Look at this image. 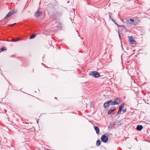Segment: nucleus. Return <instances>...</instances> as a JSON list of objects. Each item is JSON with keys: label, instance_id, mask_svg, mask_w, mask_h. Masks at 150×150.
Masks as SVG:
<instances>
[{"label": "nucleus", "instance_id": "obj_3", "mask_svg": "<svg viewBox=\"0 0 150 150\" xmlns=\"http://www.w3.org/2000/svg\"><path fill=\"white\" fill-rule=\"evenodd\" d=\"M101 139L103 142L106 143L108 142V138L107 136L105 135L102 136L101 137Z\"/></svg>", "mask_w": 150, "mask_h": 150}, {"label": "nucleus", "instance_id": "obj_2", "mask_svg": "<svg viewBox=\"0 0 150 150\" xmlns=\"http://www.w3.org/2000/svg\"><path fill=\"white\" fill-rule=\"evenodd\" d=\"M17 12L16 10H12V11L9 12L6 15V16L5 17V18H7L8 17L11 16L13 14H15Z\"/></svg>", "mask_w": 150, "mask_h": 150}, {"label": "nucleus", "instance_id": "obj_11", "mask_svg": "<svg viewBox=\"0 0 150 150\" xmlns=\"http://www.w3.org/2000/svg\"><path fill=\"white\" fill-rule=\"evenodd\" d=\"M100 142L99 141V140H98L97 141L96 143V145L98 146H99L100 145Z\"/></svg>", "mask_w": 150, "mask_h": 150}, {"label": "nucleus", "instance_id": "obj_6", "mask_svg": "<svg viewBox=\"0 0 150 150\" xmlns=\"http://www.w3.org/2000/svg\"><path fill=\"white\" fill-rule=\"evenodd\" d=\"M115 109V107H112L111 108L108 112V114H110L113 112Z\"/></svg>", "mask_w": 150, "mask_h": 150}, {"label": "nucleus", "instance_id": "obj_16", "mask_svg": "<svg viewBox=\"0 0 150 150\" xmlns=\"http://www.w3.org/2000/svg\"><path fill=\"white\" fill-rule=\"evenodd\" d=\"M112 101V100H110L106 102V103H107V104H108V105L109 103H110Z\"/></svg>", "mask_w": 150, "mask_h": 150}, {"label": "nucleus", "instance_id": "obj_8", "mask_svg": "<svg viewBox=\"0 0 150 150\" xmlns=\"http://www.w3.org/2000/svg\"><path fill=\"white\" fill-rule=\"evenodd\" d=\"M128 38H129L130 43L131 44H133L132 42H134L135 40L133 39L132 36H131L130 37L129 36Z\"/></svg>", "mask_w": 150, "mask_h": 150}, {"label": "nucleus", "instance_id": "obj_10", "mask_svg": "<svg viewBox=\"0 0 150 150\" xmlns=\"http://www.w3.org/2000/svg\"><path fill=\"white\" fill-rule=\"evenodd\" d=\"M143 126L142 125H138L136 127V129L139 131H141L143 129Z\"/></svg>", "mask_w": 150, "mask_h": 150}, {"label": "nucleus", "instance_id": "obj_15", "mask_svg": "<svg viewBox=\"0 0 150 150\" xmlns=\"http://www.w3.org/2000/svg\"><path fill=\"white\" fill-rule=\"evenodd\" d=\"M20 40V38H18L16 39H13V41H14V42L16 41L19 40Z\"/></svg>", "mask_w": 150, "mask_h": 150}, {"label": "nucleus", "instance_id": "obj_9", "mask_svg": "<svg viewBox=\"0 0 150 150\" xmlns=\"http://www.w3.org/2000/svg\"><path fill=\"white\" fill-rule=\"evenodd\" d=\"M41 14V11H37L35 13V16L38 18L39 17Z\"/></svg>", "mask_w": 150, "mask_h": 150}, {"label": "nucleus", "instance_id": "obj_21", "mask_svg": "<svg viewBox=\"0 0 150 150\" xmlns=\"http://www.w3.org/2000/svg\"><path fill=\"white\" fill-rule=\"evenodd\" d=\"M109 17L110 18V19H111V20H112V18H111V16L110 15H109Z\"/></svg>", "mask_w": 150, "mask_h": 150}, {"label": "nucleus", "instance_id": "obj_20", "mask_svg": "<svg viewBox=\"0 0 150 150\" xmlns=\"http://www.w3.org/2000/svg\"><path fill=\"white\" fill-rule=\"evenodd\" d=\"M16 23H14L13 24H11L10 26H13V25H15Z\"/></svg>", "mask_w": 150, "mask_h": 150}, {"label": "nucleus", "instance_id": "obj_18", "mask_svg": "<svg viewBox=\"0 0 150 150\" xmlns=\"http://www.w3.org/2000/svg\"><path fill=\"white\" fill-rule=\"evenodd\" d=\"M122 111L123 112H125L126 111V109H124L122 110Z\"/></svg>", "mask_w": 150, "mask_h": 150}, {"label": "nucleus", "instance_id": "obj_23", "mask_svg": "<svg viewBox=\"0 0 150 150\" xmlns=\"http://www.w3.org/2000/svg\"><path fill=\"white\" fill-rule=\"evenodd\" d=\"M55 99H57V98H55Z\"/></svg>", "mask_w": 150, "mask_h": 150}, {"label": "nucleus", "instance_id": "obj_5", "mask_svg": "<svg viewBox=\"0 0 150 150\" xmlns=\"http://www.w3.org/2000/svg\"><path fill=\"white\" fill-rule=\"evenodd\" d=\"M120 101L119 100L118 101H117V99L115 100L114 101L111 103V105H117L120 103Z\"/></svg>", "mask_w": 150, "mask_h": 150}, {"label": "nucleus", "instance_id": "obj_19", "mask_svg": "<svg viewBox=\"0 0 150 150\" xmlns=\"http://www.w3.org/2000/svg\"><path fill=\"white\" fill-rule=\"evenodd\" d=\"M130 21L132 22H133L134 21V20L132 19H130Z\"/></svg>", "mask_w": 150, "mask_h": 150}, {"label": "nucleus", "instance_id": "obj_4", "mask_svg": "<svg viewBox=\"0 0 150 150\" xmlns=\"http://www.w3.org/2000/svg\"><path fill=\"white\" fill-rule=\"evenodd\" d=\"M124 103L122 104V105H121L120 107L119 108V110L117 112V114L118 115L121 112V111L122 110V109L123 108L124 106Z\"/></svg>", "mask_w": 150, "mask_h": 150}, {"label": "nucleus", "instance_id": "obj_17", "mask_svg": "<svg viewBox=\"0 0 150 150\" xmlns=\"http://www.w3.org/2000/svg\"><path fill=\"white\" fill-rule=\"evenodd\" d=\"M112 21L114 22V23L117 25V24L115 21H114L112 18Z\"/></svg>", "mask_w": 150, "mask_h": 150}, {"label": "nucleus", "instance_id": "obj_1", "mask_svg": "<svg viewBox=\"0 0 150 150\" xmlns=\"http://www.w3.org/2000/svg\"><path fill=\"white\" fill-rule=\"evenodd\" d=\"M93 77L96 78L101 76L99 73L97 71H93L91 72V74H90Z\"/></svg>", "mask_w": 150, "mask_h": 150}, {"label": "nucleus", "instance_id": "obj_12", "mask_svg": "<svg viewBox=\"0 0 150 150\" xmlns=\"http://www.w3.org/2000/svg\"><path fill=\"white\" fill-rule=\"evenodd\" d=\"M36 35L35 34H33L31 35V36L30 38V39H32L34 38H35V37Z\"/></svg>", "mask_w": 150, "mask_h": 150}, {"label": "nucleus", "instance_id": "obj_14", "mask_svg": "<svg viewBox=\"0 0 150 150\" xmlns=\"http://www.w3.org/2000/svg\"><path fill=\"white\" fill-rule=\"evenodd\" d=\"M108 106V104H107L106 102L103 105V106L105 108Z\"/></svg>", "mask_w": 150, "mask_h": 150}, {"label": "nucleus", "instance_id": "obj_7", "mask_svg": "<svg viewBox=\"0 0 150 150\" xmlns=\"http://www.w3.org/2000/svg\"><path fill=\"white\" fill-rule=\"evenodd\" d=\"M94 128V130H95L96 132V133L97 134H98L100 132V130L99 127L97 126H93Z\"/></svg>", "mask_w": 150, "mask_h": 150}, {"label": "nucleus", "instance_id": "obj_22", "mask_svg": "<svg viewBox=\"0 0 150 150\" xmlns=\"http://www.w3.org/2000/svg\"><path fill=\"white\" fill-rule=\"evenodd\" d=\"M119 37H120V33H119Z\"/></svg>", "mask_w": 150, "mask_h": 150}, {"label": "nucleus", "instance_id": "obj_13", "mask_svg": "<svg viewBox=\"0 0 150 150\" xmlns=\"http://www.w3.org/2000/svg\"><path fill=\"white\" fill-rule=\"evenodd\" d=\"M7 50L6 49H5L4 48H1V51H0V53L2 52L4 50L6 51Z\"/></svg>", "mask_w": 150, "mask_h": 150}]
</instances>
